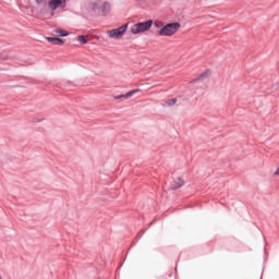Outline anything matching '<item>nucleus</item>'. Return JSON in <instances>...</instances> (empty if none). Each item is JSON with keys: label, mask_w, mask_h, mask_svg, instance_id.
Wrapping results in <instances>:
<instances>
[{"label": "nucleus", "mask_w": 279, "mask_h": 279, "mask_svg": "<svg viewBox=\"0 0 279 279\" xmlns=\"http://www.w3.org/2000/svg\"><path fill=\"white\" fill-rule=\"evenodd\" d=\"M151 25H154V21L148 20L146 22H140L133 24L130 28L131 34H145V32H149L151 29Z\"/></svg>", "instance_id": "obj_1"}, {"label": "nucleus", "mask_w": 279, "mask_h": 279, "mask_svg": "<svg viewBox=\"0 0 279 279\" xmlns=\"http://www.w3.org/2000/svg\"><path fill=\"white\" fill-rule=\"evenodd\" d=\"M178 29H180V23L174 22L167 24L159 31V36H173L178 33Z\"/></svg>", "instance_id": "obj_2"}, {"label": "nucleus", "mask_w": 279, "mask_h": 279, "mask_svg": "<svg viewBox=\"0 0 279 279\" xmlns=\"http://www.w3.org/2000/svg\"><path fill=\"white\" fill-rule=\"evenodd\" d=\"M125 32H128V24H123L118 28L108 31L107 35L109 38H116V40H119V38H123V34H125Z\"/></svg>", "instance_id": "obj_3"}, {"label": "nucleus", "mask_w": 279, "mask_h": 279, "mask_svg": "<svg viewBox=\"0 0 279 279\" xmlns=\"http://www.w3.org/2000/svg\"><path fill=\"white\" fill-rule=\"evenodd\" d=\"M45 0H36L37 3H43ZM66 0H50L48 7L50 10H58V8H64Z\"/></svg>", "instance_id": "obj_4"}, {"label": "nucleus", "mask_w": 279, "mask_h": 279, "mask_svg": "<svg viewBox=\"0 0 279 279\" xmlns=\"http://www.w3.org/2000/svg\"><path fill=\"white\" fill-rule=\"evenodd\" d=\"M136 93H141V89H133L125 95L114 96V99H130V97H133V95H136Z\"/></svg>", "instance_id": "obj_5"}, {"label": "nucleus", "mask_w": 279, "mask_h": 279, "mask_svg": "<svg viewBox=\"0 0 279 279\" xmlns=\"http://www.w3.org/2000/svg\"><path fill=\"white\" fill-rule=\"evenodd\" d=\"M182 186H184V180H182L180 177L174 178L172 182V189H182Z\"/></svg>", "instance_id": "obj_6"}, {"label": "nucleus", "mask_w": 279, "mask_h": 279, "mask_svg": "<svg viewBox=\"0 0 279 279\" xmlns=\"http://www.w3.org/2000/svg\"><path fill=\"white\" fill-rule=\"evenodd\" d=\"M46 40H48V43H52V45H64V39L58 37H46Z\"/></svg>", "instance_id": "obj_7"}, {"label": "nucleus", "mask_w": 279, "mask_h": 279, "mask_svg": "<svg viewBox=\"0 0 279 279\" xmlns=\"http://www.w3.org/2000/svg\"><path fill=\"white\" fill-rule=\"evenodd\" d=\"M52 36H69V32L64 29H54L52 31Z\"/></svg>", "instance_id": "obj_8"}, {"label": "nucleus", "mask_w": 279, "mask_h": 279, "mask_svg": "<svg viewBox=\"0 0 279 279\" xmlns=\"http://www.w3.org/2000/svg\"><path fill=\"white\" fill-rule=\"evenodd\" d=\"M175 104H178V98H172L166 101V106H175Z\"/></svg>", "instance_id": "obj_9"}, {"label": "nucleus", "mask_w": 279, "mask_h": 279, "mask_svg": "<svg viewBox=\"0 0 279 279\" xmlns=\"http://www.w3.org/2000/svg\"><path fill=\"white\" fill-rule=\"evenodd\" d=\"M78 43H82V45H86L88 43V39H86V36L80 35L77 37Z\"/></svg>", "instance_id": "obj_10"}, {"label": "nucleus", "mask_w": 279, "mask_h": 279, "mask_svg": "<svg viewBox=\"0 0 279 279\" xmlns=\"http://www.w3.org/2000/svg\"><path fill=\"white\" fill-rule=\"evenodd\" d=\"M210 74V71H206L205 73L201 74L198 78H195L193 82H199V80H204Z\"/></svg>", "instance_id": "obj_11"}, {"label": "nucleus", "mask_w": 279, "mask_h": 279, "mask_svg": "<svg viewBox=\"0 0 279 279\" xmlns=\"http://www.w3.org/2000/svg\"><path fill=\"white\" fill-rule=\"evenodd\" d=\"M102 12H110V3L105 2L102 4Z\"/></svg>", "instance_id": "obj_12"}, {"label": "nucleus", "mask_w": 279, "mask_h": 279, "mask_svg": "<svg viewBox=\"0 0 279 279\" xmlns=\"http://www.w3.org/2000/svg\"><path fill=\"white\" fill-rule=\"evenodd\" d=\"M155 27H165V23L162 22H156Z\"/></svg>", "instance_id": "obj_13"}, {"label": "nucleus", "mask_w": 279, "mask_h": 279, "mask_svg": "<svg viewBox=\"0 0 279 279\" xmlns=\"http://www.w3.org/2000/svg\"><path fill=\"white\" fill-rule=\"evenodd\" d=\"M0 279H3V276H1V274H0Z\"/></svg>", "instance_id": "obj_14"}, {"label": "nucleus", "mask_w": 279, "mask_h": 279, "mask_svg": "<svg viewBox=\"0 0 279 279\" xmlns=\"http://www.w3.org/2000/svg\"><path fill=\"white\" fill-rule=\"evenodd\" d=\"M135 1H143V0H135Z\"/></svg>", "instance_id": "obj_15"}]
</instances>
